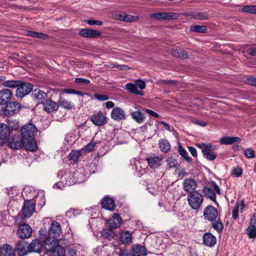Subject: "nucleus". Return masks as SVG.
<instances>
[{"label": "nucleus", "instance_id": "obj_1", "mask_svg": "<svg viewBox=\"0 0 256 256\" xmlns=\"http://www.w3.org/2000/svg\"><path fill=\"white\" fill-rule=\"evenodd\" d=\"M187 198L192 209L196 210L201 208L204 200L203 195L197 191L190 193Z\"/></svg>", "mask_w": 256, "mask_h": 256}, {"label": "nucleus", "instance_id": "obj_2", "mask_svg": "<svg viewBox=\"0 0 256 256\" xmlns=\"http://www.w3.org/2000/svg\"><path fill=\"white\" fill-rule=\"evenodd\" d=\"M196 146L202 150V154L205 158L210 160H213L217 156V154L212 150L216 148V146L212 145L210 144L202 143L201 144H198Z\"/></svg>", "mask_w": 256, "mask_h": 256}, {"label": "nucleus", "instance_id": "obj_3", "mask_svg": "<svg viewBox=\"0 0 256 256\" xmlns=\"http://www.w3.org/2000/svg\"><path fill=\"white\" fill-rule=\"evenodd\" d=\"M37 130L34 124L28 123L23 126L21 130L22 138L23 140L34 138L36 134Z\"/></svg>", "mask_w": 256, "mask_h": 256}, {"label": "nucleus", "instance_id": "obj_4", "mask_svg": "<svg viewBox=\"0 0 256 256\" xmlns=\"http://www.w3.org/2000/svg\"><path fill=\"white\" fill-rule=\"evenodd\" d=\"M32 88L33 86L31 84L20 81V84H19L16 88V96L18 98H22L28 94Z\"/></svg>", "mask_w": 256, "mask_h": 256}, {"label": "nucleus", "instance_id": "obj_5", "mask_svg": "<svg viewBox=\"0 0 256 256\" xmlns=\"http://www.w3.org/2000/svg\"><path fill=\"white\" fill-rule=\"evenodd\" d=\"M72 176L70 173L65 172L61 176L60 180L56 182L53 186L54 188L62 190L64 187L72 184Z\"/></svg>", "mask_w": 256, "mask_h": 256}, {"label": "nucleus", "instance_id": "obj_6", "mask_svg": "<svg viewBox=\"0 0 256 256\" xmlns=\"http://www.w3.org/2000/svg\"><path fill=\"white\" fill-rule=\"evenodd\" d=\"M90 120L96 126H102L107 122L106 117L102 111L93 114L90 118Z\"/></svg>", "mask_w": 256, "mask_h": 256}, {"label": "nucleus", "instance_id": "obj_7", "mask_svg": "<svg viewBox=\"0 0 256 256\" xmlns=\"http://www.w3.org/2000/svg\"><path fill=\"white\" fill-rule=\"evenodd\" d=\"M148 166L152 168H156L160 167L162 164V158L161 156H156L152 154L148 156L146 158Z\"/></svg>", "mask_w": 256, "mask_h": 256}, {"label": "nucleus", "instance_id": "obj_8", "mask_svg": "<svg viewBox=\"0 0 256 256\" xmlns=\"http://www.w3.org/2000/svg\"><path fill=\"white\" fill-rule=\"evenodd\" d=\"M6 105L4 114L7 116H12L18 113L21 108L20 104L16 102H8Z\"/></svg>", "mask_w": 256, "mask_h": 256}, {"label": "nucleus", "instance_id": "obj_9", "mask_svg": "<svg viewBox=\"0 0 256 256\" xmlns=\"http://www.w3.org/2000/svg\"><path fill=\"white\" fill-rule=\"evenodd\" d=\"M218 216L217 209L212 206H207L204 210V216L208 221H214Z\"/></svg>", "mask_w": 256, "mask_h": 256}, {"label": "nucleus", "instance_id": "obj_10", "mask_svg": "<svg viewBox=\"0 0 256 256\" xmlns=\"http://www.w3.org/2000/svg\"><path fill=\"white\" fill-rule=\"evenodd\" d=\"M35 211V204L32 200H26L24 204L22 212L24 218H30Z\"/></svg>", "mask_w": 256, "mask_h": 256}, {"label": "nucleus", "instance_id": "obj_11", "mask_svg": "<svg viewBox=\"0 0 256 256\" xmlns=\"http://www.w3.org/2000/svg\"><path fill=\"white\" fill-rule=\"evenodd\" d=\"M32 234V229L28 224H22L20 226L17 234L18 236L22 239L30 238Z\"/></svg>", "mask_w": 256, "mask_h": 256}, {"label": "nucleus", "instance_id": "obj_12", "mask_svg": "<svg viewBox=\"0 0 256 256\" xmlns=\"http://www.w3.org/2000/svg\"><path fill=\"white\" fill-rule=\"evenodd\" d=\"M150 16L157 20H170L176 19L178 14L174 12H160L152 14Z\"/></svg>", "mask_w": 256, "mask_h": 256}, {"label": "nucleus", "instance_id": "obj_13", "mask_svg": "<svg viewBox=\"0 0 256 256\" xmlns=\"http://www.w3.org/2000/svg\"><path fill=\"white\" fill-rule=\"evenodd\" d=\"M110 116L112 119L116 121H120L126 118L124 110L120 107H116L112 109Z\"/></svg>", "mask_w": 256, "mask_h": 256}, {"label": "nucleus", "instance_id": "obj_14", "mask_svg": "<svg viewBox=\"0 0 256 256\" xmlns=\"http://www.w3.org/2000/svg\"><path fill=\"white\" fill-rule=\"evenodd\" d=\"M13 94L9 89L4 88L0 90V104H7L12 98Z\"/></svg>", "mask_w": 256, "mask_h": 256}, {"label": "nucleus", "instance_id": "obj_15", "mask_svg": "<svg viewBox=\"0 0 256 256\" xmlns=\"http://www.w3.org/2000/svg\"><path fill=\"white\" fill-rule=\"evenodd\" d=\"M184 190L187 192H193L197 187V184L195 180L192 178H186L182 183Z\"/></svg>", "mask_w": 256, "mask_h": 256}, {"label": "nucleus", "instance_id": "obj_16", "mask_svg": "<svg viewBox=\"0 0 256 256\" xmlns=\"http://www.w3.org/2000/svg\"><path fill=\"white\" fill-rule=\"evenodd\" d=\"M80 34L85 38H96L100 37L101 32L94 29L83 28L80 31Z\"/></svg>", "mask_w": 256, "mask_h": 256}, {"label": "nucleus", "instance_id": "obj_17", "mask_svg": "<svg viewBox=\"0 0 256 256\" xmlns=\"http://www.w3.org/2000/svg\"><path fill=\"white\" fill-rule=\"evenodd\" d=\"M133 232L128 230H122L120 233V240L123 244H130L132 242Z\"/></svg>", "mask_w": 256, "mask_h": 256}, {"label": "nucleus", "instance_id": "obj_18", "mask_svg": "<svg viewBox=\"0 0 256 256\" xmlns=\"http://www.w3.org/2000/svg\"><path fill=\"white\" fill-rule=\"evenodd\" d=\"M32 98L36 100L38 104H42L48 96L46 93L38 88L35 89L32 91Z\"/></svg>", "mask_w": 256, "mask_h": 256}, {"label": "nucleus", "instance_id": "obj_19", "mask_svg": "<svg viewBox=\"0 0 256 256\" xmlns=\"http://www.w3.org/2000/svg\"><path fill=\"white\" fill-rule=\"evenodd\" d=\"M130 254V256H146V248L144 246L139 244L134 245Z\"/></svg>", "mask_w": 256, "mask_h": 256}, {"label": "nucleus", "instance_id": "obj_20", "mask_svg": "<svg viewBox=\"0 0 256 256\" xmlns=\"http://www.w3.org/2000/svg\"><path fill=\"white\" fill-rule=\"evenodd\" d=\"M54 247L50 250V256H65L66 252L64 248L58 244V242H54Z\"/></svg>", "mask_w": 256, "mask_h": 256}, {"label": "nucleus", "instance_id": "obj_21", "mask_svg": "<svg viewBox=\"0 0 256 256\" xmlns=\"http://www.w3.org/2000/svg\"><path fill=\"white\" fill-rule=\"evenodd\" d=\"M107 223L110 228H116L120 226L122 220L118 214H114L108 220Z\"/></svg>", "mask_w": 256, "mask_h": 256}, {"label": "nucleus", "instance_id": "obj_22", "mask_svg": "<svg viewBox=\"0 0 256 256\" xmlns=\"http://www.w3.org/2000/svg\"><path fill=\"white\" fill-rule=\"evenodd\" d=\"M62 232L60 224L56 222H52L49 230V234L53 238L58 236Z\"/></svg>", "mask_w": 256, "mask_h": 256}, {"label": "nucleus", "instance_id": "obj_23", "mask_svg": "<svg viewBox=\"0 0 256 256\" xmlns=\"http://www.w3.org/2000/svg\"><path fill=\"white\" fill-rule=\"evenodd\" d=\"M8 145L12 148L19 150L24 146L22 138H20L18 136H14L9 142Z\"/></svg>", "mask_w": 256, "mask_h": 256}, {"label": "nucleus", "instance_id": "obj_24", "mask_svg": "<svg viewBox=\"0 0 256 256\" xmlns=\"http://www.w3.org/2000/svg\"><path fill=\"white\" fill-rule=\"evenodd\" d=\"M42 105L46 112H51L58 110V105L51 100L48 99L44 100Z\"/></svg>", "mask_w": 256, "mask_h": 256}, {"label": "nucleus", "instance_id": "obj_25", "mask_svg": "<svg viewBox=\"0 0 256 256\" xmlns=\"http://www.w3.org/2000/svg\"><path fill=\"white\" fill-rule=\"evenodd\" d=\"M0 256H16V252L12 246L5 244L0 248Z\"/></svg>", "mask_w": 256, "mask_h": 256}, {"label": "nucleus", "instance_id": "obj_26", "mask_svg": "<svg viewBox=\"0 0 256 256\" xmlns=\"http://www.w3.org/2000/svg\"><path fill=\"white\" fill-rule=\"evenodd\" d=\"M42 248V244L40 240L36 239L32 242L28 246V252H40Z\"/></svg>", "mask_w": 256, "mask_h": 256}, {"label": "nucleus", "instance_id": "obj_27", "mask_svg": "<svg viewBox=\"0 0 256 256\" xmlns=\"http://www.w3.org/2000/svg\"><path fill=\"white\" fill-rule=\"evenodd\" d=\"M24 141V146L27 150L34 152L37 150V144L34 138L25 140Z\"/></svg>", "mask_w": 256, "mask_h": 256}, {"label": "nucleus", "instance_id": "obj_28", "mask_svg": "<svg viewBox=\"0 0 256 256\" xmlns=\"http://www.w3.org/2000/svg\"><path fill=\"white\" fill-rule=\"evenodd\" d=\"M16 248L20 256H24L28 252L27 244L24 241H18L16 244Z\"/></svg>", "mask_w": 256, "mask_h": 256}, {"label": "nucleus", "instance_id": "obj_29", "mask_svg": "<svg viewBox=\"0 0 256 256\" xmlns=\"http://www.w3.org/2000/svg\"><path fill=\"white\" fill-rule=\"evenodd\" d=\"M204 244L208 246H212L216 243V238L210 233H206L203 236Z\"/></svg>", "mask_w": 256, "mask_h": 256}, {"label": "nucleus", "instance_id": "obj_30", "mask_svg": "<svg viewBox=\"0 0 256 256\" xmlns=\"http://www.w3.org/2000/svg\"><path fill=\"white\" fill-rule=\"evenodd\" d=\"M102 205L104 208L110 211H112L115 208L114 200L109 197H106L103 199Z\"/></svg>", "mask_w": 256, "mask_h": 256}, {"label": "nucleus", "instance_id": "obj_31", "mask_svg": "<svg viewBox=\"0 0 256 256\" xmlns=\"http://www.w3.org/2000/svg\"><path fill=\"white\" fill-rule=\"evenodd\" d=\"M10 131L9 126L4 124H0V140H6L10 135Z\"/></svg>", "mask_w": 256, "mask_h": 256}, {"label": "nucleus", "instance_id": "obj_32", "mask_svg": "<svg viewBox=\"0 0 256 256\" xmlns=\"http://www.w3.org/2000/svg\"><path fill=\"white\" fill-rule=\"evenodd\" d=\"M244 208V202L243 200L236 202L235 204L234 208L232 212V217L234 219L236 220L238 216V211L240 209L241 212H242Z\"/></svg>", "mask_w": 256, "mask_h": 256}, {"label": "nucleus", "instance_id": "obj_33", "mask_svg": "<svg viewBox=\"0 0 256 256\" xmlns=\"http://www.w3.org/2000/svg\"><path fill=\"white\" fill-rule=\"evenodd\" d=\"M131 116L132 119L139 124L143 123L144 121L145 116L140 109H138L136 111L132 112Z\"/></svg>", "mask_w": 256, "mask_h": 256}, {"label": "nucleus", "instance_id": "obj_34", "mask_svg": "<svg viewBox=\"0 0 256 256\" xmlns=\"http://www.w3.org/2000/svg\"><path fill=\"white\" fill-rule=\"evenodd\" d=\"M240 139L238 137L224 136L222 138L220 142L222 144H230L234 143H239Z\"/></svg>", "mask_w": 256, "mask_h": 256}, {"label": "nucleus", "instance_id": "obj_35", "mask_svg": "<svg viewBox=\"0 0 256 256\" xmlns=\"http://www.w3.org/2000/svg\"><path fill=\"white\" fill-rule=\"evenodd\" d=\"M172 54L173 56L181 59H186L188 58L186 52L180 48L172 49Z\"/></svg>", "mask_w": 256, "mask_h": 256}, {"label": "nucleus", "instance_id": "obj_36", "mask_svg": "<svg viewBox=\"0 0 256 256\" xmlns=\"http://www.w3.org/2000/svg\"><path fill=\"white\" fill-rule=\"evenodd\" d=\"M160 150L164 152H168L170 149V145L166 140L160 139L159 141Z\"/></svg>", "mask_w": 256, "mask_h": 256}, {"label": "nucleus", "instance_id": "obj_37", "mask_svg": "<svg viewBox=\"0 0 256 256\" xmlns=\"http://www.w3.org/2000/svg\"><path fill=\"white\" fill-rule=\"evenodd\" d=\"M190 29V32L198 33H205L208 30L206 26L201 25H192Z\"/></svg>", "mask_w": 256, "mask_h": 256}, {"label": "nucleus", "instance_id": "obj_38", "mask_svg": "<svg viewBox=\"0 0 256 256\" xmlns=\"http://www.w3.org/2000/svg\"><path fill=\"white\" fill-rule=\"evenodd\" d=\"M126 89L128 90L130 92L140 95L142 94V92H139L136 86L132 83H128L126 85Z\"/></svg>", "mask_w": 256, "mask_h": 256}, {"label": "nucleus", "instance_id": "obj_39", "mask_svg": "<svg viewBox=\"0 0 256 256\" xmlns=\"http://www.w3.org/2000/svg\"><path fill=\"white\" fill-rule=\"evenodd\" d=\"M28 35L33 38H41L42 40H47L48 38V36L46 34L34 31H28Z\"/></svg>", "mask_w": 256, "mask_h": 256}, {"label": "nucleus", "instance_id": "obj_40", "mask_svg": "<svg viewBox=\"0 0 256 256\" xmlns=\"http://www.w3.org/2000/svg\"><path fill=\"white\" fill-rule=\"evenodd\" d=\"M20 84V80H10L3 82L2 85L7 88H16Z\"/></svg>", "mask_w": 256, "mask_h": 256}, {"label": "nucleus", "instance_id": "obj_41", "mask_svg": "<svg viewBox=\"0 0 256 256\" xmlns=\"http://www.w3.org/2000/svg\"><path fill=\"white\" fill-rule=\"evenodd\" d=\"M60 106L68 110H71L74 108V106L70 101L66 100H60L59 101Z\"/></svg>", "mask_w": 256, "mask_h": 256}, {"label": "nucleus", "instance_id": "obj_42", "mask_svg": "<svg viewBox=\"0 0 256 256\" xmlns=\"http://www.w3.org/2000/svg\"><path fill=\"white\" fill-rule=\"evenodd\" d=\"M102 236L105 238L110 240L114 238V234L110 229H104L101 232Z\"/></svg>", "mask_w": 256, "mask_h": 256}, {"label": "nucleus", "instance_id": "obj_43", "mask_svg": "<svg viewBox=\"0 0 256 256\" xmlns=\"http://www.w3.org/2000/svg\"><path fill=\"white\" fill-rule=\"evenodd\" d=\"M241 11L255 14H256V5H246L242 7Z\"/></svg>", "mask_w": 256, "mask_h": 256}, {"label": "nucleus", "instance_id": "obj_44", "mask_svg": "<svg viewBox=\"0 0 256 256\" xmlns=\"http://www.w3.org/2000/svg\"><path fill=\"white\" fill-rule=\"evenodd\" d=\"M246 233L250 238H255L256 237V227L252 226V225L250 224L246 230Z\"/></svg>", "mask_w": 256, "mask_h": 256}, {"label": "nucleus", "instance_id": "obj_45", "mask_svg": "<svg viewBox=\"0 0 256 256\" xmlns=\"http://www.w3.org/2000/svg\"><path fill=\"white\" fill-rule=\"evenodd\" d=\"M204 192L211 200L212 201L216 200V194L212 189L208 187H204Z\"/></svg>", "mask_w": 256, "mask_h": 256}, {"label": "nucleus", "instance_id": "obj_46", "mask_svg": "<svg viewBox=\"0 0 256 256\" xmlns=\"http://www.w3.org/2000/svg\"><path fill=\"white\" fill-rule=\"evenodd\" d=\"M80 155L81 153L80 151L76 150H72L69 154V158L74 162H76L78 160Z\"/></svg>", "mask_w": 256, "mask_h": 256}, {"label": "nucleus", "instance_id": "obj_47", "mask_svg": "<svg viewBox=\"0 0 256 256\" xmlns=\"http://www.w3.org/2000/svg\"><path fill=\"white\" fill-rule=\"evenodd\" d=\"M196 20H206L208 18V15L203 12H196L190 14Z\"/></svg>", "mask_w": 256, "mask_h": 256}, {"label": "nucleus", "instance_id": "obj_48", "mask_svg": "<svg viewBox=\"0 0 256 256\" xmlns=\"http://www.w3.org/2000/svg\"><path fill=\"white\" fill-rule=\"evenodd\" d=\"M166 161L168 162V166L170 168H176L178 164L177 160L172 157L168 158Z\"/></svg>", "mask_w": 256, "mask_h": 256}, {"label": "nucleus", "instance_id": "obj_49", "mask_svg": "<svg viewBox=\"0 0 256 256\" xmlns=\"http://www.w3.org/2000/svg\"><path fill=\"white\" fill-rule=\"evenodd\" d=\"M212 226L213 228L218 232H222L223 228V224L222 221L219 219L217 221L213 222Z\"/></svg>", "mask_w": 256, "mask_h": 256}, {"label": "nucleus", "instance_id": "obj_50", "mask_svg": "<svg viewBox=\"0 0 256 256\" xmlns=\"http://www.w3.org/2000/svg\"><path fill=\"white\" fill-rule=\"evenodd\" d=\"M62 91L64 93L67 94H74L78 96H82L84 94L82 92L72 88H64L62 90Z\"/></svg>", "mask_w": 256, "mask_h": 256}, {"label": "nucleus", "instance_id": "obj_51", "mask_svg": "<svg viewBox=\"0 0 256 256\" xmlns=\"http://www.w3.org/2000/svg\"><path fill=\"white\" fill-rule=\"evenodd\" d=\"M97 143V142H94L92 140L84 147V151L88 152H92L93 150H94Z\"/></svg>", "mask_w": 256, "mask_h": 256}, {"label": "nucleus", "instance_id": "obj_52", "mask_svg": "<svg viewBox=\"0 0 256 256\" xmlns=\"http://www.w3.org/2000/svg\"><path fill=\"white\" fill-rule=\"evenodd\" d=\"M244 154L248 158H252L254 157V151L251 148H248L244 150Z\"/></svg>", "mask_w": 256, "mask_h": 256}, {"label": "nucleus", "instance_id": "obj_53", "mask_svg": "<svg viewBox=\"0 0 256 256\" xmlns=\"http://www.w3.org/2000/svg\"><path fill=\"white\" fill-rule=\"evenodd\" d=\"M232 174L236 177H240L242 174V170L240 167H236L233 168Z\"/></svg>", "mask_w": 256, "mask_h": 256}, {"label": "nucleus", "instance_id": "obj_54", "mask_svg": "<svg viewBox=\"0 0 256 256\" xmlns=\"http://www.w3.org/2000/svg\"><path fill=\"white\" fill-rule=\"evenodd\" d=\"M178 152L179 154L186 160H188L189 158L187 156V152L186 150L181 146H178Z\"/></svg>", "mask_w": 256, "mask_h": 256}, {"label": "nucleus", "instance_id": "obj_55", "mask_svg": "<svg viewBox=\"0 0 256 256\" xmlns=\"http://www.w3.org/2000/svg\"><path fill=\"white\" fill-rule=\"evenodd\" d=\"M94 96L96 98L100 101H105L109 99L108 96L105 94H94Z\"/></svg>", "mask_w": 256, "mask_h": 256}, {"label": "nucleus", "instance_id": "obj_56", "mask_svg": "<svg viewBox=\"0 0 256 256\" xmlns=\"http://www.w3.org/2000/svg\"><path fill=\"white\" fill-rule=\"evenodd\" d=\"M140 165V162L137 160L135 162V166L136 171L140 173V174L142 175L145 172L144 168H142Z\"/></svg>", "mask_w": 256, "mask_h": 256}, {"label": "nucleus", "instance_id": "obj_57", "mask_svg": "<svg viewBox=\"0 0 256 256\" xmlns=\"http://www.w3.org/2000/svg\"><path fill=\"white\" fill-rule=\"evenodd\" d=\"M136 20L135 16L124 14V22H132Z\"/></svg>", "mask_w": 256, "mask_h": 256}, {"label": "nucleus", "instance_id": "obj_58", "mask_svg": "<svg viewBox=\"0 0 256 256\" xmlns=\"http://www.w3.org/2000/svg\"><path fill=\"white\" fill-rule=\"evenodd\" d=\"M6 192L9 196L14 198L16 194V189L13 188H7Z\"/></svg>", "mask_w": 256, "mask_h": 256}, {"label": "nucleus", "instance_id": "obj_59", "mask_svg": "<svg viewBox=\"0 0 256 256\" xmlns=\"http://www.w3.org/2000/svg\"><path fill=\"white\" fill-rule=\"evenodd\" d=\"M136 85L140 89L142 90L146 88V84L145 82L141 80H138L136 81Z\"/></svg>", "mask_w": 256, "mask_h": 256}, {"label": "nucleus", "instance_id": "obj_60", "mask_svg": "<svg viewBox=\"0 0 256 256\" xmlns=\"http://www.w3.org/2000/svg\"><path fill=\"white\" fill-rule=\"evenodd\" d=\"M74 82L76 83H80V84H88L90 82V80L86 79V78H76L75 79Z\"/></svg>", "mask_w": 256, "mask_h": 256}, {"label": "nucleus", "instance_id": "obj_61", "mask_svg": "<svg viewBox=\"0 0 256 256\" xmlns=\"http://www.w3.org/2000/svg\"><path fill=\"white\" fill-rule=\"evenodd\" d=\"M67 256H77V251L73 248H70Z\"/></svg>", "mask_w": 256, "mask_h": 256}, {"label": "nucleus", "instance_id": "obj_62", "mask_svg": "<svg viewBox=\"0 0 256 256\" xmlns=\"http://www.w3.org/2000/svg\"><path fill=\"white\" fill-rule=\"evenodd\" d=\"M146 112L148 113L150 116L158 118L159 115L158 113L154 112V111H152V110H150V109L145 108Z\"/></svg>", "mask_w": 256, "mask_h": 256}, {"label": "nucleus", "instance_id": "obj_63", "mask_svg": "<svg viewBox=\"0 0 256 256\" xmlns=\"http://www.w3.org/2000/svg\"><path fill=\"white\" fill-rule=\"evenodd\" d=\"M252 226L256 227V214H254L251 217L250 224Z\"/></svg>", "mask_w": 256, "mask_h": 256}, {"label": "nucleus", "instance_id": "obj_64", "mask_svg": "<svg viewBox=\"0 0 256 256\" xmlns=\"http://www.w3.org/2000/svg\"><path fill=\"white\" fill-rule=\"evenodd\" d=\"M248 54L252 56H256V48H250L248 50Z\"/></svg>", "mask_w": 256, "mask_h": 256}]
</instances>
